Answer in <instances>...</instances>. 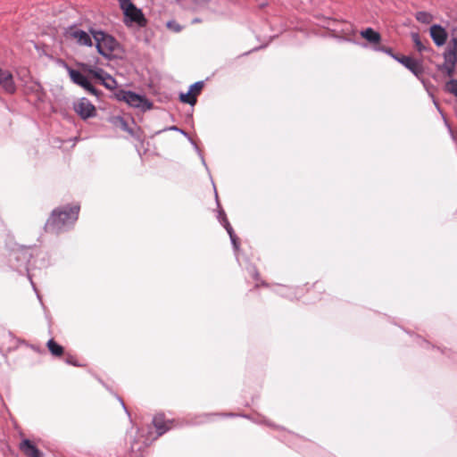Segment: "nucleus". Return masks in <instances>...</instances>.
Segmentation results:
<instances>
[{
	"instance_id": "nucleus-18",
	"label": "nucleus",
	"mask_w": 457,
	"mask_h": 457,
	"mask_svg": "<svg viewBox=\"0 0 457 457\" xmlns=\"http://www.w3.org/2000/svg\"><path fill=\"white\" fill-rule=\"evenodd\" d=\"M85 98H81L79 102L74 104V111L81 117L82 120H86V104L84 103Z\"/></svg>"
},
{
	"instance_id": "nucleus-28",
	"label": "nucleus",
	"mask_w": 457,
	"mask_h": 457,
	"mask_svg": "<svg viewBox=\"0 0 457 457\" xmlns=\"http://www.w3.org/2000/svg\"><path fill=\"white\" fill-rule=\"evenodd\" d=\"M227 230H228V234L230 236V238H231L233 244L236 245V236L234 235L232 228H227Z\"/></svg>"
},
{
	"instance_id": "nucleus-15",
	"label": "nucleus",
	"mask_w": 457,
	"mask_h": 457,
	"mask_svg": "<svg viewBox=\"0 0 457 457\" xmlns=\"http://www.w3.org/2000/svg\"><path fill=\"white\" fill-rule=\"evenodd\" d=\"M46 346L51 354L54 357H60L64 353L63 347L57 344L54 339H49L46 343Z\"/></svg>"
},
{
	"instance_id": "nucleus-19",
	"label": "nucleus",
	"mask_w": 457,
	"mask_h": 457,
	"mask_svg": "<svg viewBox=\"0 0 457 457\" xmlns=\"http://www.w3.org/2000/svg\"><path fill=\"white\" fill-rule=\"evenodd\" d=\"M416 19L420 22L428 24L433 21V16L427 12H418L416 13Z\"/></svg>"
},
{
	"instance_id": "nucleus-10",
	"label": "nucleus",
	"mask_w": 457,
	"mask_h": 457,
	"mask_svg": "<svg viewBox=\"0 0 457 457\" xmlns=\"http://www.w3.org/2000/svg\"><path fill=\"white\" fill-rule=\"evenodd\" d=\"M396 59L416 76L421 75L423 73L422 65L418 60L405 55L397 57Z\"/></svg>"
},
{
	"instance_id": "nucleus-2",
	"label": "nucleus",
	"mask_w": 457,
	"mask_h": 457,
	"mask_svg": "<svg viewBox=\"0 0 457 457\" xmlns=\"http://www.w3.org/2000/svg\"><path fill=\"white\" fill-rule=\"evenodd\" d=\"M93 41L87 36V46L95 45L97 52L104 57H119L123 54L120 44L111 35L102 30L89 29Z\"/></svg>"
},
{
	"instance_id": "nucleus-29",
	"label": "nucleus",
	"mask_w": 457,
	"mask_h": 457,
	"mask_svg": "<svg viewBox=\"0 0 457 457\" xmlns=\"http://www.w3.org/2000/svg\"><path fill=\"white\" fill-rule=\"evenodd\" d=\"M118 1H119L120 6L121 9L131 3L130 0H118Z\"/></svg>"
},
{
	"instance_id": "nucleus-4",
	"label": "nucleus",
	"mask_w": 457,
	"mask_h": 457,
	"mask_svg": "<svg viewBox=\"0 0 457 457\" xmlns=\"http://www.w3.org/2000/svg\"><path fill=\"white\" fill-rule=\"evenodd\" d=\"M14 258L19 262L18 264H13V267L20 272H27L28 278L30 280L32 287L35 288V285L32 281V275L29 271V258L31 257V253L28 249H21L16 251L14 253Z\"/></svg>"
},
{
	"instance_id": "nucleus-21",
	"label": "nucleus",
	"mask_w": 457,
	"mask_h": 457,
	"mask_svg": "<svg viewBox=\"0 0 457 457\" xmlns=\"http://www.w3.org/2000/svg\"><path fill=\"white\" fill-rule=\"evenodd\" d=\"M445 87H446L447 91H449L450 93H452L457 96V80L456 79L450 80L449 82L446 83Z\"/></svg>"
},
{
	"instance_id": "nucleus-7",
	"label": "nucleus",
	"mask_w": 457,
	"mask_h": 457,
	"mask_svg": "<svg viewBox=\"0 0 457 457\" xmlns=\"http://www.w3.org/2000/svg\"><path fill=\"white\" fill-rule=\"evenodd\" d=\"M153 425L154 426L157 436H161L174 426L172 420H167L163 414H156L153 419Z\"/></svg>"
},
{
	"instance_id": "nucleus-24",
	"label": "nucleus",
	"mask_w": 457,
	"mask_h": 457,
	"mask_svg": "<svg viewBox=\"0 0 457 457\" xmlns=\"http://www.w3.org/2000/svg\"><path fill=\"white\" fill-rule=\"evenodd\" d=\"M167 28L174 32H179L181 30V26L174 21H168Z\"/></svg>"
},
{
	"instance_id": "nucleus-20",
	"label": "nucleus",
	"mask_w": 457,
	"mask_h": 457,
	"mask_svg": "<svg viewBox=\"0 0 457 457\" xmlns=\"http://www.w3.org/2000/svg\"><path fill=\"white\" fill-rule=\"evenodd\" d=\"M411 38H412V41L414 43V46H415V48L420 52H423L425 51L427 48L425 46V45L422 43V41L420 40V37L419 36L418 33H412L411 34Z\"/></svg>"
},
{
	"instance_id": "nucleus-23",
	"label": "nucleus",
	"mask_w": 457,
	"mask_h": 457,
	"mask_svg": "<svg viewBox=\"0 0 457 457\" xmlns=\"http://www.w3.org/2000/svg\"><path fill=\"white\" fill-rule=\"evenodd\" d=\"M117 126H119L121 129L129 132L130 135H133V132L129 128L128 123L122 118L117 119Z\"/></svg>"
},
{
	"instance_id": "nucleus-3",
	"label": "nucleus",
	"mask_w": 457,
	"mask_h": 457,
	"mask_svg": "<svg viewBox=\"0 0 457 457\" xmlns=\"http://www.w3.org/2000/svg\"><path fill=\"white\" fill-rule=\"evenodd\" d=\"M92 83L103 85L111 90L117 87V82L112 77L101 69H92L87 65V92L96 95L97 91Z\"/></svg>"
},
{
	"instance_id": "nucleus-17",
	"label": "nucleus",
	"mask_w": 457,
	"mask_h": 457,
	"mask_svg": "<svg viewBox=\"0 0 457 457\" xmlns=\"http://www.w3.org/2000/svg\"><path fill=\"white\" fill-rule=\"evenodd\" d=\"M179 100L182 103L188 104L190 105H195L196 103V96L192 93L189 89L187 93H181L179 95Z\"/></svg>"
},
{
	"instance_id": "nucleus-26",
	"label": "nucleus",
	"mask_w": 457,
	"mask_h": 457,
	"mask_svg": "<svg viewBox=\"0 0 457 457\" xmlns=\"http://www.w3.org/2000/svg\"><path fill=\"white\" fill-rule=\"evenodd\" d=\"M96 116V108L93 104H87V118Z\"/></svg>"
},
{
	"instance_id": "nucleus-22",
	"label": "nucleus",
	"mask_w": 457,
	"mask_h": 457,
	"mask_svg": "<svg viewBox=\"0 0 457 457\" xmlns=\"http://www.w3.org/2000/svg\"><path fill=\"white\" fill-rule=\"evenodd\" d=\"M204 87V83L202 81L195 82L190 87V90L192 93L197 97V96L201 93Z\"/></svg>"
},
{
	"instance_id": "nucleus-14",
	"label": "nucleus",
	"mask_w": 457,
	"mask_h": 457,
	"mask_svg": "<svg viewBox=\"0 0 457 457\" xmlns=\"http://www.w3.org/2000/svg\"><path fill=\"white\" fill-rule=\"evenodd\" d=\"M361 36L371 44H379L381 36L371 28H368L361 32Z\"/></svg>"
},
{
	"instance_id": "nucleus-11",
	"label": "nucleus",
	"mask_w": 457,
	"mask_h": 457,
	"mask_svg": "<svg viewBox=\"0 0 457 457\" xmlns=\"http://www.w3.org/2000/svg\"><path fill=\"white\" fill-rule=\"evenodd\" d=\"M0 86L9 94L15 92L16 87L10 71L0 69Z\"/></svg>"
},
{
	"instance_id": "nucleus-13",
	"label": "nucleus",
	"mask_w": 457,
	"mask_h": 457,
	"mask_svg": "<svg viewBox=\"0 0 457 457\" xmlns=\"http://www.w3.org/2000/svg\"><path fill=\"white\" fill-rule=\"evenodd\" d=\"M20 449L27 457H41L42 453L37 447L29 439H23L20 444Z\"/></svg>"
},
{
	"instance_id": "nucleus-30",
	"label": "nucleus",
	"mask_w": 457,
	"mask_h": 457,
	"mask_svg": "<svg viewBox=\"0 0 457 457\" xmlns=\"http://www.w3.org/2000/svg\"><path fill=\"white\" fill-rule=\"evenodd\" d=\"M385 52L390 54L391 53V49L390 48H386V49H385Z\"/></svg>"
},
{
	"instance_id": "nucleus-6",
	"label": "nucleus",
	"mask_w": 457,
	"mask_h": 457,
	"mask_svg": "<svg viewBox=\"0 0 457 457\" xmlns=\"http://www.w3.org/2000/svg\"><path fill=\"white\" fill-rule=\"evenodd\" d=\"M121 99L132 107L150 109L151 104L144 97L130 91H123Z\"/></svg>"
},
{
	"instance_id": "nucleus-16",
	"label": "nucleus",
	"mask_w": 457,
	"mask_h": 457,
	"mask_svg": "<svg viewBox=\"0 0 457 457\" xmlns=\"http://www.w3.org/2000/svg\"><path fill=\"white\" fill-rule=\"evenodd\" d=\"M457 62V49H450L445 54V64L455 66Z\"/></svg>"
},
{
	"instance_id": "nucleus-9",
	"label": "nucleus",
	"mask_w": 457,
	"mask_h": 457,
	"mask_svg": "<svg viewBox=\"0 0 457 457\" xmlns=\"http://www.w3.org/2000/svg\"><path fill=\"white\" fill-rule=\"evenodd\" d=\"M60 63L67 71L71 81L74 84L86 88V75H84L81 71L71 68L63 61H61Z\"/></svg>"
},
{
	"instance_id": "nucleus-1",
	"label": "nucleus",
	"mask_w": 457,
	"mask_h": 457,
	"mask_svg": "<svg viewBox=\"0 0 457 457\" xmlns=\"http://www.w3.org/2000/svg\"><path fill=\"white\" fill-rule=\"evenodd\" d=\"M79 212V206L76 204L54 209L45 224L46 230L58 234L70 229L78 220Z\"/></svg>"
},
{
	"instance_id": "nucleus-25",
	"label": "nucleus",
	"mask_w": 457,
	"mask_h": 457,
	"mask_svg": "<svg viewBox=\"0 0 457 457\" xmlns=\"http://www.w3.org/2000/svg\"><path fill=\"white\" fill-rule=\"evenodd\" d=\"M65 362L70 365L73 366H80V364L78 363L77 359L72 355H68L65 358Z\"/></svg>"
},
{
	"instance_id": "nucleus-27",
	"label": "nucleus",
	"mask_w": 457,
	"mask_h": 457,
	"mask_svg": "<svg viewBox=\"0 0 457 457\" xmlns=\"http://www.w3.org/2000/svg\"><path fill=\"white\" fill-rule=\"evenodd\" d=\"M445 68L446 70V72H447V75L449 77L453 76V71H454V68L455 66H453L451 64H445Z\"/></svg>"
},
{
	"instance_id": "nucleus-5",
	"label": "nucleus",
	"mask_w": 457,
	"mask_h": 457,
	"mask_svg": "<svg viewBox=\"0 0 457 457\" xmlns=\"http://www.w3.org/2000/svg\"><path fill=\"white\" fill-rule=\"evenodd\" d=\"M124 15L128 17L131 21L137 23L140 27H145L147 23L142 11L136 7L131 2L128 5L122 8Z\"/></svg>"
},
{
	"instance_id": "nucleus-8",
	"label": "nucleus",
	"mask_w": 457,
	"mask_h": 457,
	"mask_svg": "<svg viewBox=\"0 0 457 457\" xmlns=\"http://www.w3.org/2000/svg\"><path fill=\"white\" fill-rule=\"evenodd\" d=\"M64 37L66 39L74 40L82 46L86 45V31L76 25L68 27L64 31Z\"/></svg>"
},
{
	"instance_id": "nucleus-12",
	"label": "nucleus",
	"mask_w": 457,
	"mask_h": 457,
	"mask_svg": "<svg viewBox=\"0 0 457 457\" xmlns=\"http://www.w3.org/2000/svg\"><path fill=\"white\" fill-rule=\"evenodd\" d=\"M430 36L438 46H443L447 39V33L440 25H433L430 28Z\"/></svg>"
}]
</instances>
